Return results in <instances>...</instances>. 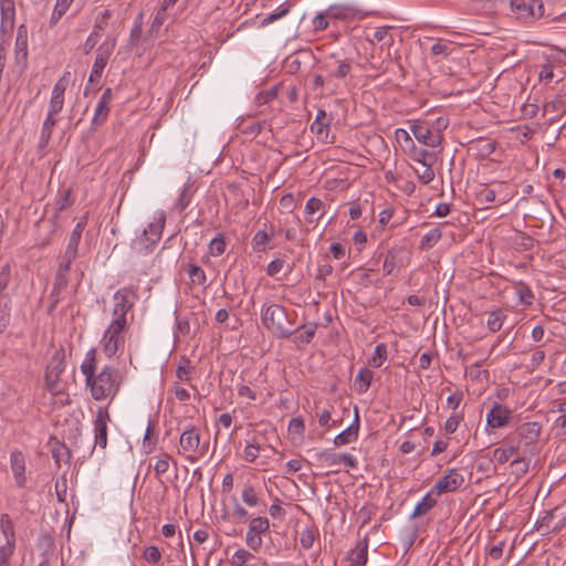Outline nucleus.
Returning <instances> with one entry per match:
<instances>
[{"label":"nucleus","instance_id":"nucleus-54","mask_svg":"<svg viewBox=\"0 0 566 566\" xmlns=\"http://www.w3.org/2000/svg\"><path fill=\"white\" fill-rule=\"evenodd\" d=\"M285 261L282 258L272 260L266 266V273L270 276L279 274L284 268Z\"/></svg>","mask_w":566,"mask_h":566},{"label":"nucleus","instance_id":"nucleus-33","mask_svg":"<svg viewBox=\"0 0 566 566\" xmlns=\"http://www.w3.org/2000/svg\"><path fill=\"white\" fill-rule=\"evenodd\" d=\"M261 447L256 437L248 440L243 450V459L247 462H253L260 455Z\"/></svg>","mask_w":566,"mask_h":566},{"label":"nucleus","instance_id":"nucleus-21","mask_svg":"<svg viewBox=\"0 0 566 566\" xmlns=\"http://www.w3.org/2000/svg\"><path fill=\"white\" fill-rule=\"evenodd\" d=\"M321 458L329 465L354 468V459L349 453L324 452Z\"/></svg>","mask_w":566,"mask_h":566},{"label":"nucleus","instance_id":"nucleus-3","mask_svg":"<svg viewBox=\"0 0 566 566\" xmlns=\"http://www.w3.org/2000/svg\"><path fill=\"white\" fill-rule=\"evenodd\" d=\"M15 549V533L9 514L0 516V566H10V558Z\"/></svg>","mask_w":566,"mask_h":566},{"label":"nucleus","instance_id":"nucleus-25","mask_svg":"<svg viewBox=\"0 0 566 566\" xmlns=\"http://www.w3.org/2000/svg\"><path fill=\"white\" fill-rule=\"evenodd\" d=\"M530 459H526L524 455L514 459L510 463V475L514 478V481L517 482L522 479L530 470Z\"/></svg>","mask_w":566,"mask_h":566},{"label":"nucleus","instance_id":"nucleus-35","mask_svg":"<svg viewBox=\"0 0 566 566\" xmlns=\"http://www.w3.org/2000/svg\"><path fill=\"white\" fill-rule=\"evenodd\" d=\"M64 369V353L63 350H57L55 352L50 364L48 365L45 373H56V375L61 376Z\"/></svg>","mask_w":566,"mask_h":566},{"label":"nucleus","instance_id":"nucleus-45","mask_svg":"<svg viewBox=\"0 0 566 566\" xmlns=\"http://www.w3.org/2000/svg\"><path fill=\"white\" fill-rule=\"evenodd\" d=\"M242 501L250 507L259 505V496L251 485H247L243 488Z\"/></svg>","mask_w":566,"mask_h":566},{"label":"nucleus","instance_id":"nucleus-1","mask_svg":"<svg viewBox=\"0 0 566 566\" xmlns=\"http://www.w3.org/2000/svg\"><path fill=\"white\" fill-rule=\"evenodd\" d=\"M86 384L95 400L113 398L119 390L122 375L118 369L105 366L96 376L93 375L90 380H86Z\"/></svg>","mask_w":566,"mask_h":566},{"label":"nucleus","instance_id":"nucleus-2","mask_svg":"<svg viewBox=\"0 0 566 566\" xmlns=\"http://www.w3.org/2000/svg\"><path fill=\"white\" fill-rule=\"evenodd\" d=\"M263 325L275 336L286 338L292 334L285 308L280 304H263L261 308Z\"/></svg>","mask_w":566,"mask_h":566},{"label":"nucleus","instance_id":"nucleus-51","mask_svg":"<svg viewBox=\"0 0 566 566\" xmlns=\"http://www.w3.org/2000/svg\"><path fill=\"white\" fill-rule=\"evenodd\" d=\"M144 558L150 564H156L160 560L161 553L157 546H148L144 551Z\"/></svg>","mask_w":566,"mask_h":566},{"label":"nucleus","instance_id":"nucleus-56","mask_svg":"<svg viewBox=\"0 0 566 566\" xmlns=\"http://www.w3.org/2000/svg\"><path fill=\"white\" fill-rule=\"evenodd\" d=\"M450 42L438 41L431 46V53L433 55H449L451 54Z\"/></svg>","mask_w":566,"mask_h":566},{"label":"nucleus","instance_id":"nucleus-6","mask_svg":"<svg viewBox=\"0 0 566 566\" xmlns=\"http://www.w3.org/2000/svg\"><path fill=\"white\" fill-rule=\"evenodd\" d=\"M270 528V522L266 517H254L249 523L245 535V543L250 549L258 552L263 544L262 535Z\"/></svg>","mask_w":566,"mask_h":566},{"label":"nucleus","instance_id":"nucleus-10","mask_svg":"<svg viewBox=\"0 0 566 566\" xmlns=\"http://www.w3.org/2000/svg\"><path fill=\"white\" fill-rule=\"evenodd\" d=\"M511 8L518 18H541L544 14L542 0H511Z\"/></svg>","mask_w":566,"mask_h":566},{"label":"nucleus","instance_id":"nucleus-30","mask_svg":"<svg viewBox=\"0 0 566 566\" xmlns=\"http://www.w3.org/2000/svg\"><path fill=\"white\" fill-rule=\"evenodd\" d=\"M254 558L253 554L244 548L237 549L230 557L229 562L232 566H250V562Z\"/></svg>","mask_w":566,"mask_h":566},{"label":"nucleus","instance_id":"nucleus-7","mask_svg":"<svg viewBox=\"0 0 566 566\" xmlns=\"http://www.w3.org/2000/svg\"><path fill=\"white\" fill-rule=\"evenodd\" d=\"M181 453L189 460L195 461L201 454L200 433L195 427H188L182 431L179 439Z\"/></svg>","mask_w":566,"mask_h":566},{"label":"nucleus","instance_id":"nucleus-64","mask_svg":"<svg viewBox=\"0 0 566 566\" xmlns=\"http://www.w3.org/2000/svg\"><path fill=\"white\" fill-rule=\"evenodd\" d=\"M504 542H499L497 544L491 546L489 548V556L493 559H500L503 555Z\"/></svg>","mask_w":566,"mask_h":566},{"label":"nucleus","instance_id":"nucleus-8","mask_svg":"<svg viewBox=\"0 0 566 566\" xmlns=\"http://www.w3.org/2000/svg\"><path fill=\"white\" fill-rule=\"evenodd\" d=\"M135 301V293L133 290L124 287L114 294V308L113 319H118L123 325H126V314L133 307Z\"/></svg>","mask_w":566,"mask_h":566},{"label":"nucleus","instance_id":"nucleus-61","mask_svg":"<svg viewBox=\"0 0 566 566\" xmlns=\"http://www.w3.org/2000/svg\"><path fill=\"white\" fill-rule=\"evenodd\" d=\"M459 422L460 417L458 415H451L444 423V430L448 433H453L457 430Z\"/></svg>","mask_w":566,"mask_h":566},{"label":"nucleus","instance_id":"nucleus-18","mask_svg":"<svg viewBox=\"0 0 566 566\" xmlns=\"http://www.w3.org/2000/svg\"><path fill=\"white\" fill-rule=\"evenodd\" d=\"M86 226V217L82 218L71 232L67 247L65 249V259L75 260L77 256L78 244L82 238L83 230Z\"/></svg>","mask_w":566,"mask_h":566},{"label":"nucleus","instance_id":"nucleus-37","mask_svg":"<svg viewBox=\"0 0 566 566\" xmlns=\"http://www.w3.org/2000/svg\"><path fill=\"white\" fill-rule=\"evenodd\" d=\"M95 352L94 349H91L87 352L84 360L81 364V371L85 376L86 380H90V378L94 375V367H95Z\"/></svg>","mask_w":566,"mask_h":566},{"label":"nucleus","instance_id":"nucleus-12","mask_svg":"<svg viewBox=\"0 0 566 566\" xmlns=\"http://www.w3.org/2000/svg\"><path fill=\"white\" fill-rule=\"evenodd\" d=\"M109 421V413L106 408L99 407L95 413L94 427V441L95 446L104 449L107 446V423Z\"/></svg>","mask_w":566,"mask_h":566},{"label":"nucleus","instance_id":"nucleus-4","mask_svg":"<svg viewBox=\"0 0 566 566\" xmlns=\"http://www.w3.org/2000/svg\"><path fill=\"white\" fill-rule=\"evenodd\" d=\"M126 325L118 319H112L101 339V348L107 357L114 356L124 346Z\"/></svg>","mask_w":566,"mask_h":566},{"label":"nucleus","instance_id":"nucleus-24","mask_svg":"<svg viewBox=\"0 0 566 566\" xmlns=\"http://www.w3.org/2000/svg\"><path fill=\"white\" fill-rule=\"evenodd\" d=\"M433 495H434V492H432V490H430L423 496V499L416 505L410 518H417V517L423 516L427 513H429V511L432 510L437 504V499L433 497Z\"/></svg>","mask_w":566,"mask_h":566},{"label":"nucleus","instance_id":"nucleus-11","mask_svg":"<svg viewBox=\"0 0 566 566\" xmlns=\"http://www.w3.org/2000/svg\"><path fill=\"white\" fill-rule=\"evenodd\" d=\"M463 483V475L457 469H450L444 476L436 482L431 490L436 496H440L443 493L454 492Z\"/></svg>","mask_w":566,"mask_h":566},{"label":"nucleus","instance_id":"nucleus-34","mask_svg":"<svg viewBox=\"0 0 566 566\" xmlns=\"http://www.w3.org/2000/svg\"><path fill=\"white\" fill-rule=\"evenodd\" d=\"M387 345L380 343L375 347L374 355L368 359V365L374 368H379L387 359Z\"/></svg>","mask_w":566,"mask_h":566},{"label":"nucleus","instance_id":"nucleus-32","mask_svg":"<svg viewBox=\"0 0 566 566\" xmlns=\"http://www.w3.org/2000/svg\"><path fill=\"white\" fill-rule=\"evenodd\" d=\"M73 1L74 0H56L50 18L51 27L55 25L59 22V20L66 13Z\"/></svg>","mask_w":566,"mask_h":566},{"label":"nucleus","instance_id":"nucleus-62","mask_svg":"<svg viewBox=\"0 0 566 566\" xmlns=\"http://www.w3.org/2000/svg\"><path fill=\"white\" fill-rule=\"evenodd\" d=\"M10 323V310L4 306L0 308V334H2Z\"/></svg>","mask_w":566,"mask_h":566},{"label":"nucleus","instance_id":"nucleus-27","mask_svg":"<svg viewBox=\"0 0 566 566\" xmlns=\"http://www.w3.org/2000/svg\"><path fill=\"white\" fill-rule=\"evenodd\" d=\"M271 243V234H269L264 229L259 230L254 233L251 245L254 252H264L270 249Z\"/></svg>","mask_w":566,"mask_h":566},{"label":"nucleus","instance_id":"nucleus-46","mask_svg":"<svg viewBox=\"0 0 566 566\" xmlns=\"http://www.w3.org/2000/svg\"><path fill=\"white\" fill-rule=\"evenodd\" d=\"M516 294L518 296L520 302L525 305H531L535 298L532 290L525 284L518 285Z\"/></svg>","mask_w":566,"mask_h":566},{"label":"nucleus","instance_id":"nucleus-28","mask_svg":"<svg viewBox=\"0 0 566 566\" xmlns=\"http://www.w3.org/2000/svg\"><path fill=\"white\" fill-rule=\"evenodd\" d=\"M321 117H325V112H318L315 120L311 125V132L317 137V139L325 143L328 138V126L321 119Z\"/></svg>","mask_w":566,"mask_h":566},{"label":"nucleus","instance_id":"nucleus-36","mask_svg":"<svg viewBox=\"0 0 566 566\" xmlns=\"http://www.w3.org/2000/svg\"><path fill=\"white\" fill-rule=\"evenodd\" d=\"M373 379H374V371H371L370 369H368L366 367L360 368L358 374L356 375V380L359 384V387L357 390L359 392L367 391L368 388L370 387Z\"/></svg>","mask_w":566,"mask_h":566},{"label":"nucleus","instance_id":"nucleus-43","mask_svg":"<svg viewBox=\"0 0 566 566\" xmlns=\"http://www.w3.org/2000/svg\"><path fill=\"white\" fill-rule=\"evenodd\" d=\"M412 158L419 165L421 164H433L436 161V154L426 149H415Z\"/></svg>","mask_w":566,"mask_h":566},{"label":"nucleus","instance_id":"nucleus-60","mask_svg":"<svg viewBox=\"0 0 566 566\" xmlns=\"http://www.w3.org/2000/svg\"><path fill=\"white\" fill-rule=\"evenodd\" d=\"M510 454L506 452V450H504L503 447H499L496 448L494 451H493V459L499 463V464H504L506 463L509 460H510Z\"/></svg>","mask_w":566,"mask_h":566},{"label":"nucleus","instance_id":"nucleus-16","mask_svg":"<svg viewBox=\"0 0 566 566\" xmlns=\"http://www.w3.org/2000/svg\"><path fill=\"white\" fill-rule=\"evenodd\" d=\"M510 418L511 411L506 407L495 403L486 415V423L492 429L503 428L509 423Z\"/></svg>","mask_w":566,"mask_h":566},{"label":"nucleus","instance_id":"nucleus-13","mask_svg":"<svg viewBox=\"0 0 566 566\" xmlns=\"http://www.w3.org/2000/svg\"><path fill=\"white\" fill-rule=\"evenodd\" d=\"M411 133L419 143L429 147H437L442 142L441 133L439 130H432L423 123L412 125Z\"/></svg>","mask_w":566,"mask_h":566},{"label":"nucleus","instance_id":"nucleus-19","mask_svg":"<svg viewBox=\"0 0 566 566\" xmlns=\"http://www.w3.org/2000/svg\"><path fill=\"white\" fill-rule=\"evenodd\" d=\"M15 62L19 65H25L28 59V33L24 25H20L17 31L14 43Z\"/></svg>","mask_w":566,"mask_h":566},{"label":"nucleus","instance_id":"nucleus-38","mask_svg":"<svg viewBox=\"0 0 566 566\" xmlns=\"http://www.w3.org/2000/svg\"><path fill=\"white\" fill-rule=\"evenodd\" d=\"M54 116V114L48 113L45 119L43 120L41 129V140L44 143H48L52 136L53 128L56 124V118Z\"/></svg>","mask_w":566,"mask_h":566},{"label":"nucleus","instance_id":"nucleus-31","mask_svg":"<svg viewBox=\"0 0 566 566\" xmlns=\"http://www.w3.org/2000/svg\"><path fill=\"white\" fill-rule=\"evenodd\" d=\"M505 314L502 310L492 311L488 315L486 325L490 332L495 333L500 331L503 326V322L505 319Z\"/></svg>","mask_w":566,"mask_h":566},{"label":"nucleus","instance_id":"nucleus-55","mask_svg":"<svg viewBox=\"0 0 566 566\" xmlns=\"http://www.w3.org/2000/svg\"><path fill=\"white\" fill-rule=\"evenodd\" d=\"M387 33H388V27H379V28H377V29L373 32V34H369V33L367 32V30H365V31H364L365 39H366L368 42H370V43H373V41H374V40H376V41H381V40H384V39H385V36L387 35Z\"/></svg>","mask_w":566,"mask_h":566},{"label":"nucleus","instance_id":"nucleus-26","mask_svg":"<svg viewBox=\"0 0 566 566\" xmlns=\"http://www.w3.org/2000/svg\"><path fill=\"white\" fill-rule=\"evenodd\" d=\"M45 389L53 397H61L64 395L63 385L61 381V376L56 375V373H45Z\"/></svg>","mask_w":566,"mask_h":566},{"label":"nucleus","instance_id":"nucleus-57","mask_svg":"<svg viewBox=\"0 0 566 566\" xmlns=\"http://www.w3.org/2000/svg\"><path fill=\"white\" fill-rule=\"evenodd\" d=\"M545 359V352L536 348L533 354L531 355V363L528 368L532 370L536 369Z\"/></svg>","mask_w":566,"mask_h":566},{"label":"nucleus","instance_id":"nucleus-17","mask_svg":"<svg viewBox=\"0 0 566 566\" xmlns=\"http://www.w3.org/2000/svg\"><path fill=\"white\" fill-rule=\"evenodd\" d=\"M65 90L66 82L65 78L62 77L54 84L52 88L48 113L56 115L63 109Z\"/></svg>","mask_w":566,"mask_h":566},{"label":"nucleus","instance_id":"nucleus-29","mask_svg":"<svg viewBox=\"0 0 566 566\" xmlns=\"http://www.w3.org/2000/svg\"><path fill=\"white\" fill-rule=\"evenodd\" d=\"M291 10V7L287 2H283L281 3L273 12H271L270 14L265 15L261 22H260V27H266L273 22H275L276 20L285 17Z\"/></svg>","mask_w":566,"mask_h":566},{"label":"nucleus","instance_id":"nucleus-52","mask_svg":"<svg viewBox=\"0 0 566 566\" xmlns=\"http://www.w3.org/2000/svg\"><path fill=\"white\" fill-rule=\"evenodd\" d=\"M496 198V193L493 189H490V188H483L479 191L478 193V201L481 203V205H486V203H491L495 200Z\"/></svg>","mask_w":566,"mask_h":566},{"label":"nucleus","instance_id":"nucleus-42","mask_svg":"<svg viewBox=\"0 0 566 566\" xmlns=\"http://www.w3.org/2000/svg\"><path fill=\"white\" fill-rule=\"evenodd\" d=\"M433 164H421L420 168H415L420 181L424 185L430 184L434 179Z\"/></svg>","mask_w":566,"mask_h":566},{"label":"nucleus","instance_id":"nucleus-47","mask_svg":"<svg viewBox=\"0 0 566 566\" xmlns=\"http://www.w3.org/2000/svg\"><path fill=\"white\" fill-rule=\"evenodd\" d=\"M353 428H354V422L350 423L346 429H344L342 432H339L334 438V444L337 447H340V446H344V444L350 442L354 438V432L352 430Z\"/></svg>","mask_w":566,"mask_h":566},{"label":"nucleus","instance_id":"nucleus-58","mask_svg":"<svg viewBox=\"0 0 566 566\" xmlns=\"http://www.w3.org/2000/svg\"><path fill=\"white\" fill-rule=\"evenodd\" d=\"M166 10L160 6L150 27V31L159 30L166 20Z\"/></svg>","mask_w":566,"mask_h":566},{"label":"nucleus","instance_id":"nucleus-23","mask_svg":"<svg viewBox=\"0 0 566 566\" xmlns=\"http://www.w3.org/2000/svg\"><path fill=\"white\" fill-rule=\"evenodd\" d=\"M305 423L303 418H292L287 426V432L293 443H301L304 439Z\"/></svg>","mask_w":566,"mask_h":566},{"label":"nucleus","instance_id":"nucleus-59","mask_svg":"<svg viewBox=\"0 0 566 566\" xmlns=\"http://www.w3.org/2000/svg\"><path fill=\"white\" fill-rule=\"evenodd\" d=\"M377 507L374 505L363 506L358 512V517L361 520L363 525L366 524L371 515L376 514Z\"/></svg>","mask_w":566,"mask_h":566},{"label":"nucleus","instance_id":"nucleus-40","mask_svg":"<svg viewBox=\"0 0 566 566\" xmlns=\"http://www.w3.org/2000/svg\"><path fill=\"white\" fill-rule=\"evenodd\" d=\"M108 113L109 106L97 103L91 120L92 126L97 127L102 125L107 119Z\"/></svg>","mask_w":566,"mask_h":566},{"label":"nucleus","instance_id":"nucleus-44","mask_svg":"<svg viewBox=\"0 0 566 566\" xmlns=\"http://www.w3.org/2000/svg\"><path fill=\"white\" fill-rule=\"evenodd\" d=\"M441 230L439 228L431 229L421 239V248H431L441 239Z\"/></svg>","mask_w":566,"mask_h":566},{"label":"nucleus","instance_id":"nucleus-53","mask_svg":"<svg viewBox=\"0 0 566 566\" xmlns=\"http://www.w3.org/2000/svg\"><path fill=\"white\" fill-rule=\"evenodd\" d=\"M356 553V566H364L367 563V539L365 538L363 543H359Z\"/></svg>","mask_w":566,"mask_h":566},{"label":"nucleus","instance_id":"nucleus-22","mask_svg":"<svg viewBox=\"0 0 566 566\" xmlns=\"http://www.w3.org/2000/svg\"><path fill=\"white\" fill-rule=\"evenodd\" d=\"M1 27L12 28L15 18L14 0H0Z\"/></svg>","mask_w":566,"mask_h":566},{"label":"nucleus","instance_id":"nucleus-14","mask_svg":"<svg viewBox=\"0 0 566 566\" xmlns=\"http://www.w3.org/2000/svg\"><path fill=\"white\" fill-rule=\"evenodd\" d=\"M542 426L536 422H526L521 424L517 428V439L518 443L524 444L525 447H531L537 442L541 436Z\"/></svg>","mask_w":566,"mask_h":566},{"label":"nucleus","instance_id":"nucleus-41","mask_svg":"<svg viewBox=\"0 0 566 566\" xmlns=\"http://www.w3.org/2000/svg\"><path fill=\"white\" fill-rule=\"evenodd\" d=\"M226 251V239L222 233L217 234L209 244V253L212 256H220Z\"/></svg>","mask_w":566,"mask_h":566},{"label":"nucleus","instance_id":"nucleus-48","mask_svg":"<svg viewBox=\"0 0 566 566\" xmlns=\"http://www.w3.org/2000/svg\"><path fill=\"white\" fill-rule=\"evenodd\" d=\"M315 533L311 527H305L300 534V544L303 548L308 549L313 546Z\"/></svg>","mask_w":566,"mask_h":566},{"label":"nucleus","instance_id":"nucleus-50","mask_svg":"<svg viewBox=\"0 0 566 566\" xmlns=\"http://www.w3.org/2000/svg\"><path fill=\"white\" fill-rule=\"evenodd\" d=\"M397 265H398L397 252L395 250H391L388 252V254L385 259V262L382 265L384 272L386 274H391Z\"/></svg>","mask_w":566,"mask_h":566},{"label":"nucleus","instance_id":"nucleus-20","mask_svg":"<svg viewBox=\"0 0 566 566\" xmlns=\"http://www.w3.org/2000/svg\"><path fill=\"white\" fill-rule=\"evenodd\" d=\"M324 205L322 200L312 197L310 198L304 208L305 219L311 224H316L321 217L323 216Z\"/></svg>","mask_w":566,"mask_h":566},{"label":"nucleus","instance_id":"nucleus-49","mask_svg":"<svg viewBox=\"0 0 566 566\" xmlns=\"http://www.w3.org/2000/svg\"><path fill=\"white\" fill-rule=\"evenodd\" d=\"M188 274L191 281L197 284H203L206 282L205 271L196 264L189 265Z\"/></svg>","mask_w":566,"mask_h":566},{"label":"nucleus","instance_id":"nucleus-39","mask_svg":"<svg viewBox=\"0 0 566 566\" xmlns=\"http://www.w3.org/2000/svg\"><path fill=\"white\" fill-rule=\"evenodd\" d=\"M353 8L348 4H332L327 9V14L336 19H346L352 14Z\"/></svg>","mask_w":566,"mask_h":566},{"label":"nucleus","instance_id":"nucleus-15","mask_svg":"<svg viewBox=\"0 0 566 566\" xmlns=\"http://www.w3.org/2000/svg\"><path fill=\"white\" fill-rule=\"evenodd\" d=\"M10 468L17 486L23 488L27 484L25 458L20 451L10 454Z\"/></svg>","mask_w":566,"mask_h":566},{"label":"nucleus","instance_id":"nucleus-63","mask_svg":"<svg viewBox=\"0 0 566 566\" xmlns=\"http://www.w3.org/2000/svg\"><path fill=\"white\" fill-rule=\"evenodd\" d=\"M176 375H177L178 379H180L182 381H188L190 379V375H191L188 363H186L184 365L180 364L177 367Z\"/></svg>","mask_w":566,"mask_h":566},{"label":"nucleus","instance_id":"nucleus-5","mask_svg":"<svg viewBox=\"0 0 566 566\" xmlns=\"http://www.w3.org/2000/svg\"><path fill=\"white\" fill-rule=\"evenodd\" d=\"M166 223V213L163 210L154 212L151 221L143 230L140 238L138 239L139 244H143L145 249L157 243L160 238Z\"/></svg>","mask_w":566,"mask_h":566},{"label":"nucleus","instance_id":"nucleus-9","mask_svg":"<svg viewBox=\"0 0 566 566\" xmlns=\"http://www.w3.org/2000/svg\"><path fill=\"white\" fill-rule=\"evenodd\" d=\"M116 45L115 39H106L97 49L96 57L88 77L90 82L99 78L114 49Z\"/></svg>","mask_w":566,"mask_h":566}]
</instances>
